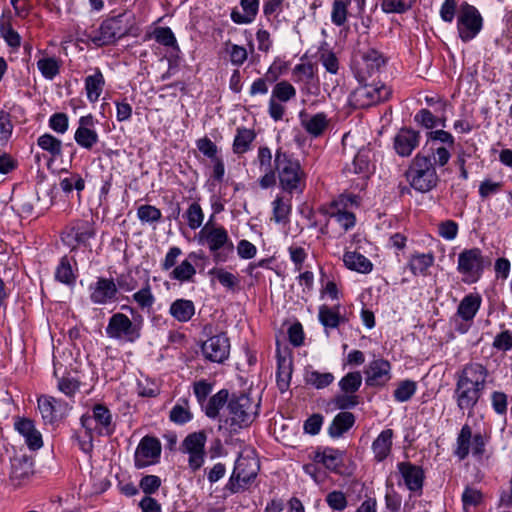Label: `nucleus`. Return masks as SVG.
<instances>
[{
  "label": "nucleus",
  "mask_w": 512,
  "mask_h": 512,
  "mask_svg": "<svg viewBox=\"0 0 512 512\" xmlns=\"http://www.w3.org/2000/svg\"><path fill=\"white\" fill-rule=\"evenodd\" d=\"M488 377V369L478 362L465 364L456 372L453 398L459 411H467L468 417L474 415V408L483 395Z\"/></svg>",
  "instance_id": "obj_1"
},
{
  "label": "nucleus",
  "mask_w": 512,
  "mask_h": 512,
  "mask_svg": "<svg viewBox=\"0 0 512 512\" xmlns=\"http://www.w3.org/2000/svg\"><path fill=\"white\" fill-rule=\"evenodd\" d=\"M274 165L281 188L290 194L302 193L306 174L299 160L279 147L274 155Z\"/></svg>",
  "instance_id": "obj_2"
},
{
  "label": "nucleus",
  "mask_w": 512,
  "mask_h": 512,
  "mask_svg": "<svg viewBox=\"0 0 512 512\" xmlns=\"http://www.w3.org/2000/svg\"><path fill=\"white\" fill-rule=\"evenodd\" d=\"M199 244L206 245L216 264L225 263L234 252V244L223 226L206 224L198 233Z\"/></svg>",
  "instance_id": "obj_3"
},
{
  "label": "nucleus",
  "mask_w": 512,
  "mask_h": 512,
  "mask_svg": "<svg viewBox=\"0 0 512 512\" xmlns=\"http://www.w3.org/2000/svg\"><path fill=\"white\" fill-rule=\"evenodd\" d=\"M409 185L417 192L426 193L437 186L439 181L435 166L430 155L418 153L405 172Z\"/></svg>",
  "instance_id": "obj_4"
},
{
  "label": "nucleus",
  "mask_w": 512,
  "mask_h": 512,
  "mask_svg": "<svg viewBox=\"0 0 512 512\" xmlns=\"http://www.w3.org/2000/svg\"><path fill=\"white\" fill-rule=\"evenodd\" d=\"M132 27V16L124 12L105 19L98 30L92 31L88 35V40L97 47L110 45L128 35Z\"/></svg>",
  "instance_id": "obj_5"
},
{
  "label": "nucleus",
  "mask_w": 512,
  "mask_h": 512,
  "mask_svg": "<svg viewBox=\"0 0 512 512\" xmlns=\"http://www.w3.org/2000/svg\"><path fill=\"white\" fill-rule=\"evenodd\" d=\"M259 470V461L252 452L249 454H240L226 484V489L232 494L246 490L256 479Z\"/></svg>",
  "instance_id": "obj_6"
},
{
  "label": "nucleus",
  "mask_w": 512,
  "mask_h": 512,
  "mask_svg": "<svg viewBox=\"0 0 512 512\" xmlns=\"http://www.w3.org/2000/svg\"><path fill=\"white\" fill-rule=\"evenodd\" d=\"M487 439L480 433H472V428L468 424H464L456 438L454 455L460 460H464L471 452L473 457L479 463H483L489 456H485Z\"/></svg>",
  "instance_id": "obj_7"
},
{
  "label": "nucleus",
  "mask_w": 512,
  "mask_h": 512,
  "mask_svg": "<svg viewBox=\"0 0 512 512\" xmlns=\"http://www.w3.org/2000/svg\"><path fill=\"white\" fill-rule=\"evenodd\" d=\"M456 19L458 37L464 43L475 39L483 29L484 20L481 13L475 6L467 2H463L459 6Z\"/></svg>",
  "instance_id": "obj_8"
},
{
  "label": "nucleus",
  "mask_w": 512,
  "mask_h": 512,
  "mask_svg": "<svg viewBox=\"0 0 512 512\" xmlns=\"http://www.w3.org/2000/svg\"><path fill=\"white\" fill-rule=\"evenodd\" d=\"M392 95L390 87L382 82L365 83L356 87L349 96L354 108L363 109L388 100Z\"/></svg>",
  "instance_id": "obj_9"
},
{
  "label": "nucleus",
  "mask_w": 512,
  "mask_h": 512,
  "mask_svg": "<svg viewBox=\"0 0 512 512\" xmlns=\"http://www.w3.org/2000/svg\"><path fill=\"white\" fill-rule=\"evenodd\" d=\"M259 402L251 400L248 394H232L228 402L231 426L242 428L250 425L258 414Z\"/></svg>",
  "instance_id": "obj_10"
},
{
  "label": "nucleus",
  "mask_w": 512,
  "mask_h": 512,
  "mask_svg": "<svg viewBox=\"0 0 512 512\" xmlns=\"http://www.w3.org/2000/svg\"><path fill=\"white\" fill-rule=\"evenodd\" d=\"M485 260L481 249H464L458 255L457 271L466 284L476 283L482 276Z\"/></svg>",
  "instance_id": "obj_11"
},
{
  "label": "nucleus",
  "mask_w": 512,
  "mask_h": 512,
  "mask_svg": "<svg viewBox=\"0 0 512 512\" xmlns=\"http://www.w3.org/2000/svg\"><path fill=\"white\" fill-rule=\"evenodd\" d=\"M105 332L111 339L133 343L141 336V325L134 323L127 315L118 312L109 318Z\"/></svg>",
  "instance_id": "obj_12"
},
{
  "label": "nucleus",
  "mask_w": 512,
  "mask_h": 512,
  "mask_svg": "<svg viewBox=\"0 0 512 512\" xmlns=\"http://www.w3.org/2000/svg\"><path fill=\"white\" fill-rule=\"evenodd\" d=\"M206 441V433L198 431L188 434L182 442V451L189 455L188 465L193 472L199 470L205 462Z\"/></svg>",
  "instance_id": "obj_13"
},
{
  "label": "nucleus",
  "mask_w": 512,
  "mask_h": 512,
  "mask_svg": "<svg viewBox=\"0 0 512 512\" xmlns=\"http://www.w3.org/2000/svg\"><path fill=\"white\" fill-rule=\"evenodd\" d=\"M161 443L156 437L144 436L135 451L134 465L138 469L154 465L159 462L161 456Z\"/></svg>",
  "instance_id": "obj_14"
},
{
  "label": "nucleus",
  "mask_w": 512,
  "mask_h": 512,
  "mask_svg": "<svg viewBox=\"0 0 512 512\" xmlns=\"http://www.w3.org/2000/svg\"><path fill=\"white\" fill-rule=\"evenodd\" d=\"M98 120L92 114L81 116L78 127L74 133V140L78 146L86 150H92L99 142L97 132Z\"/></svg>",
  "instance_id": "obj_15"
},
{
  "label": "nucleus",
  "mask_w": 512,
  "mask_h": 512,
  "mask_svg": "<svg viewBox=\"0 0 512 512\" xmlns=\"http://www.w3.org/2000/svg\"><path fill=\"white\" fill-rule=\"evenodd\" d=\"M202 353L210 362L223 363L230 354V341L225 333L212 336L203 342Z\"/></svg>",
  "instance_id": "obj_16"
},
{
  "label": "nucleus",
  "mask_w": 512,
  "mask_h": 512,
  "mask_svg": "<svg viewBox=\"0 0 512 512\" xmlns=\"http://www.w3.org/2000/svg\"><path fill=\"white\" fill-rule=\"evenodd\" d=\"M397 469L406 488L415 495L420 496L422 494L425 478L423 469L407 461L399 462Z\"/></svg>",
  "instance_id": "obj_17"
},
{
  "label": "nucleus",
  "mask_w": 512,
  "mask_h": 512,
  "mask_svg": "<svg viewBox=\"0 0 512 512\" xmlns=\"http://www.w3.org/2000/svg\"><path fill=\"white\" fill-rule=\"evenodd\" d=\"M89 292L92 303L105 305L116 299L118 289L113 279L100 277L89 285Z\"/></svg>",
  "instance_id": "obj_18"
},
{
  "label": "nucleus",
  "mask_w": 512,
  "mask_h": 512,
  "mask_svg": "<svg viewBox=\"0 0 512 512\" xmlns=\"http://www.w3.org/2000/svg\"><path fill=\"white\" fill-rule=\"evenodd\" d=\"M33 473V462L27 456H15L11 459L9 481L13 487L18 488L27 484Z\"/></svg>",
  "instance_id": "obj_19"
},
{
  "label": "nucleus",
  "mask_w": 512,
  "mask_h": 512,
  "mask_svg": "<svg viewBox=\"0 0 512 512\" xmlns=\"http://www.w3.org/2000/svg\"><path fill=\"white\" fill-rule=\"evenodd\" d=\"M310 458L313 462L324 465L329 471L338 473L344 463V451L331 447L319 448L310 454Z\"/></svg>",
  "instance_id": "obj_20"
},
{
  "label": "nucleus",
  "mask_w": 512,
  "mask_h": 512,
  "mask_svg": "<svg viewBox=\"0 0 512 512\" xmlns=\"http://www.w3.org/2000/svg\"><path fill=\"white\" fill-rule=\"evenodd\" d=\"M420 133L410 129H400L394 137L393 146L395 152L401 157H408L418 147Z\"/></svg>",
  "instance_id": "obj_21"
},
{
  "label": "nucleus",
  "mask_w": 512,
  "mask_h": 512,
  "mask_svg": "<svg viewBox=\"0 0 512 512\" xmlns=\"http://www.w3.org/2000/svg\"><path fill=\"white\" fill-rule=\"evenodd\" d=\"M92 421L96 423L95 428H99L100 433H102V431H105L107 434L112 433V414L106 406L96 404L92 408V415H84L81 417V423L86 429H91Z\"/></svg>",
  "instance_id": "obj_22"
},
{
  "label": "nucleus",
  "mask_w": 512,
  "mask_h": 512,
  "mask_svg": "<svg viewBox=\"0 0 512 512\" xmlns=\"http://www.w3.org/2000/svg\"><path fill=\"white\" fill-rule=\"evenodd\" d=\"M391 366L387 360L375 359L369 363L365 374L368 386H383L391 378Z\"/></svg>",
  "instance_id": "obj_23"
},
{
  "label": "nucleus",
  "mask_w": 512,
  "mask_h": 512,
  "mask_svg": "<svg viewBox=\"0 0 512 512\" xmlns=\"http://www.w3.org/2000/svg\"><path fill=\"white\" fill-rule=\"evenodd\" d=\"M96 235L94 223L87 220H77L73 222L67 231V238L75 242V245L89 244L90 239Z\"/></svg>",
  "instance_id": "obj_24"
},
{
  "label": "nucleus",
  "mask_w": 512,
  "mask_h": 512,
  "mask_svg": "<svg viewBox=\"0 0 512 512\" xmlns=\"http://www.w3.org/2000/svg\"><path fill=\"white\" fill-rule=\"evenodd\" d=\"M345 200L351 201V198L343 197L338 201H334L327 210L329 217L335 219L344 232L352 229L356 224V217L354 213L347 211L344 208Z\"/></svg>",
  "instance_id": "obj_25"
},
{
  "label": "nucleus",
  "mask_w": 512,
  "mask_h": 512,
  "mask_svg": "<svg viewBox=\"0 0 512 512\" xmlns=\"http://www.w3.org/2000/svg\"><path fill=\"white\" fill-rule=\"evenodd\" d=\"M15 429L25 438V442L31 450H37L42 447V436L35 428L32 420L27 418L17 420L15 422Z\"/></svg>",
  "instance_id": "obj_26"
},
{
  "label": "nucleus",
  "mask_w": 512,
  "mask_h": 512,
  "mask_svg": "<svg viewBox=\"0 0 512 512\" xmlns=\"http://www.w3.org/2000/svg\"><path fill=\"white\" fill-rule=\"evenodd\" d=\"M301 125L305 131L312 137L321 136L329 126V119L324 112L314 115H300Z\"/></svg>",
  "instance_id": "obj_27"
},
{
  "label": "nucleus",
  "mask_w": 512,
  "mask_h": 512,
  "mask_svg": "<svg viewBox=\"0 0 512 512\" xmlns=\"http://www.w3.org/2000/svg\"><path fill=\"white\" fill-rule=\"evenodd\" d=\"M12 18V12L9 9L2 12L0 16V36L9 47L18 49L21 45V37L12 27Z\"/></svg>",
  "instance_id": "obj_28"
},
{
  "label": "nucleus",
  "mask_w": 512,
  "mask_h": 512,
  "mask_svg": "<svg viewBox=\"0 0 512 512\" xmlns=\"http://www.w3.org/2000/svg\"><path fill=\"white\" fill-rule=\"evenodd\" d=\"M481 303L482 298L478 293H470L466 295L458 305L457 316L463 322H472L480 309Z\"/></svg>",
  "instance_id": "obj_29"
},
{
  "label": "nucleus",
  "mask_w": 512,
  "mask_h": 512,
  "mask_svg": "<svg viewBox=\"0 0 512 512\" xmlns=\"http://www.w3.org/2000/svg\"><path fill=\"white\" fill-rule=\"evenodd\" d=\"M259 0H240V6L243 13L237 8L231 11L230 18L236 24H249L252 23L259 11Z\"/></svg>",
  "instance_id": "obj_30"
},
{
  "label": "nucleus",
  "mask_w": 512,
  "mask_h": 512,
  "mask_svg": "<svg viewBox=\"0 0 512 512\" xmlns=\"http://www.w3.org/2000/svg\"><path fill=\"white\" fill-rule=\"evenodd\" d=\"M394 432L392 429L383 430L372 443V452L377 462L384 461L391 453Z\"/></svg>",
  "instance_id": "obj_31"
},
{
  "label": "nucleus",
  "mask_w": 512,
  "mask_h": 512,
  "mask_svg": "<svg viewBox=\"0 0 512 512\" xmlns=\"http://www.w3.org/2000/svg\"><path fill=\"white\" fill-rule=\"evenodd\" d=\"M195 304L192 300L179 298L169 307V314L180 323H187L195 315Z\"/></svg>",
  "instance_id": "obj_32"
},
{
  "label": "nucleus",
  "mask_w": 512,
  "mask_h": 512,
  "mask_svg": "<svg viewBox=\"0 0 512 512\" xmlns=\"http://www.w3.org/2000/svg\"><path fill=\"white\" fill-rule=\"evenodd\" d=\"M343 262L345 266L352 271L367 274L373 269L372 262L364 255L356 251H348L343 255Z\"/></svg>",
  "instance_id": "obj_33"
},
{
  "label": "nucleus",
  "mask_w": 512,
  "mask_h": 512,
  "mask_svg": "<svg viewBox=\"0 0 512 512\" xmlns=\"http://www.w3.org/2000/svg\"><path fill=\"white\" fill-rule=\"evenodd\" d=\"M105 85V79L102 72L96 69L94 74L85 78V90L87 99L94 103L98 101Z\"/></svg>",
  "instance_id": "obj_34"
},
{
  "label": "nucleus",
  "mask_w": 512,
  "mask_h": 512,
  "mask_svg": "<svg viewBox=\"0 0 512 512\" xmlns=\"http://www.w3.org/2000/svg\"><path fill=\"white\" fill-rule=\"evenodd\" d=\"M434 264V256L432 253H415L411 255L408 267L415 276H426L428 269Z\"/></svg>",
  "instance_id": "obj_35"
},
{
  "label": "nucleus",
  "mask_w": 512,
  "mask_h": 512,
  "mask_svg": "<svg viewBox=\"0 0 512 512\" xmlns=\"http://www.w3.org/2000/svg\"><path fill=\"white\" fill-rule=\"evenodd\" d=\"M59 402L52 396H41L38 398V409L46 424H54L58 419Z\"/></svg>",
  "instance_id": "obj_36"
},
{
  "label": "nucleus",
  "mask_w": 512,
  "mask_h": 512,
  "mask_svg": "<svg viewBox=\"0 0 512 512\" xmlns=\"http://www.w3.org/2000/svg\"><path fill=\"white\" fill-rule=\"evenodd\" d=\"M292 375V360L287 356H278L277 359V385L281 392H285L290 384Z\"/></svg>",
  "instance_id": "obj_37"
},
{
  "label": "nucleus",
  "mask_w": 512,
  "mask_h": 512,
  "mask_svg": "<svg viewBox=\"0 0 512 512\" xmlns=\"http://www.w3.org/2000/svg\"><path fill=\"white\" fill-rule=\"evenodd\" d=\"M354 422L355 417L351 412L344 411L338 413L329 427L330 436L340 437L354 425Z\"/></svg>",
  "instance_id": "obj_38"
},
{
  "label": "nucleus",
  "mask_w": 512,
  "mask_h": 512,
  "mask_svg": "<svg viewBox=\"0 0 512 512\" xmlns=\"http://www.w3.org/2000/svg\"><path fill=\"white\" fill-rule=\"evenodd\" d=\"M254 130L248 128H237L233 141V152L235 154H244L250 150L252 142L255 140Z\"/></svg>",
  "instance_id": "obj_39"
},
{
  "label": "nucleus",
  "mask_w": 512,
  "mask_h": 512,
  "mask_svg": "<svg viewBox=\"0 0 512 512\" xmlns=\"http://www.w3.org/2000/svg\"><path fill=\"white\" fill-rule=\"evenodd\" d=\"M228 396L229 393L226 389L218 391L206 402V405L204 407L205 414L209 418L215 419L219 415L220 409L228 401Z\"/></svg>",
  "instance_id": "obj_40"
},
{
  "label": "nucleus",
  "mask_w": 512,
  "mask_h": 512,
  "mask_svg": "<svg viewBox=\"0 0 512 512\" xmlns=\"http://www.w3.org/2000/svg\"><path fill=\"white\" fill-rule=\"evenodd\" d=\"M196 274V269L188 260L182 261L178 266L174 267L169 274L170 279L177 280L181 283L191 282Z\"/></svg>",
  "instance_id": "obj_41"
},
{
  "label": "nucleus",
  "mask_w": 512,
  "mask_h": 512,
  "mask_svg": "<svg viewBox=\"0 0 512 512\" xmlns=\"http://www.w3.org/2000/svg\"><path fill=\"white\" fill-rule=\"evenodd\" d=\"M37 145L44 151L48 152L53 158L62 155V142L55 136L45 133L37 139Z\"/></svg>",
  "instance_id": "obj_42"
},
{
  "label": "nucleus",
  "mask_w": 512,
  "mask_h": 512,
  "mask_svg": "<svg viewBox=\"0 0 512 512\" xmlns=\"http://www.w3.org/2000/svg\"><path fill=\"white\" fill-rule=\"evenodd\" d=\"M273 206V217L276 223H286L289 220V215L291 213V200L284 199L283 197H276V199L272 202Z\"/></svg>",
  "instance_id": "obj_43"
},
{
  "label": "nucleus",
  "mask_w": 512,
  "mask_h": 512,
  "mask_svg": "<svg viewBox=\"0 0 512 512\" xmlns=\"http://www.w3.org/2000/svg\"><path fill=\"white\" fill-rule=\"evenodd\" d=\"M361 59L369 73L379 71L386 63L384 56L376 49L369 48L361 53Z\"/></svg>",
  "instance_id": "obj_44"
},
{
  "label": "nucleus",
  "mask_w": 512,
  "mask_h": 512,
  "mask_svg": "<svg viewBox=\"0 0 512 512\" xmlns=\"http://www.w3.org/2000/svg\"><path fill=\"white\" fill-rule=\"evenodd\" d=\"M55 279L66 285H74L76 275L73 272L70 260L67 256L61 258L55 271Z\"/></svg>",
  "instance_id": "obj_45"
},
{
  "label": "nucleus",
  "mask_w": 512,
  "mask_h": 512,
  "mask_svg": "<svg viewBox=\"0 0 512 512\" xmlns=\"http://www.w3.org/2000/svg\"><path fill=\"white\" fill-rule=\"evenodd\" d=\"M208 274L228 290L234 291L239 285L238 277L224 268H212Z\"/></svg>",
  "instance_id": "obj_46"
},
{
  "label": "nucleus",
  "mask_w": 512,
  "mask_h": 512,
  "mask_svg": "<svg viewBox=\"0 0 512 512\" xmlns=\"http://www.w3.org/2000/svg\"><path fill=\"white\" fill-rule=\"evenodd\" d=\"M319 321L326 328H337L340 323L344 320L338 310H334L326 305H322L319 308Z\"/></svg>",
  "instance_id": "obj_47"
},
{
  "label": "nucleus",
  "mask_w": 512,
  "mask_h": 512,
  "mask_svg": "<svg viewBox=\"0 0 512 512\" xmlns=\"http://www.w3.org/2000/svg\"><path fill=\"white\" fill-rule=\"evenodd\" d=\"M351 0H334L331 10V22L338 27L343 26L348 17V7Z\"/></svg>",
  "instance_id": "obj_48"
},
{
  "label": "nucleus",
  "mask_w": 512,
  "mask_h": 512,
  "mask_svg": "<svg viewBox=\"0 0 512 512\" xmlns=\"http://www.w3.org/2000/svg\"><path fill=\"white\" fill-rule=\"evenodd\" d=\"M137 217L144 224L155 225L161 220L162 213L157 207L145 204L138 207Z\"/></svg>",
  "instance_id": "obj_49"
},
{
  "label": "nucleus",
  "mask_w": 512,
  "mask_h": 512,
  "mask_svg": "<svg viewBox=\"0 0 512 512\" xmlns=\"http://www.w3.org/2000/svg\"><path fill=\"white\" fill-rule=\"evenodd\" d=\"M132 298L142 310H145L148 313H150V310L155 303V296L153 295L148 282L143 288L135 292L132 295Z\"/></svg>",
  "instance_id": "obj_50"
},
{
  "label": "nucleus",
  "mask_w": 512,
  "mask_h": 512,
  "mask_svg": "<svg viewBox=\"0 0 512 512\" xmlns=\"http://www.w3.org/2000/svg\"><path fill=\"white\" fill-rule=\"evenodd\" d=\"M37 68L42 76L52 80L60 72L59 61L54 57H43L37 61Z\"/></svg>",
  "instance_id": "obj_51"
},
{
  "label": "nucleus",
  "mask_w": 512,
  "mask_h": 512,
  "mask_svg": "<svg viewBox=\"0 0 512 512\" xmlns=\"http://www.w3.org/2000/svg\"><path fill=\"white\" fill-rule=\"evenodd\" d=\"M362 384L360 372H349L340 381L339 387L342 392L356 395Z\"/></svg>",
  "instance_id": "obj_52"
},
{
  "label": "nucleus",
  "mask_w": 512,
  "mask_h": 512,
  "mask_svg": "<svg viewBox=\"0 0 512 512\" xmlns=\"http://www.w3.org/2000/svg\"><path fill=\"white\" fill-rule=\"evenodd\" d=\"M464 512H469L471 507L480 505L483 501V494L480 490L466 486L461 496Z\"/></svg>",
  "instance_id": "obj_53"
},
{
  "label": "nucleus",
  "mask_w": 512,
  "mask_h": 512,
  "mask_svg": "<svg viewBox=\"0 0 512 512\" xmlns=\"http://www.w3.org/2000/svg\"><path fill=\"white\" fill-rule=\"evenodd\" d=\"M296 89L294 86L288 81L278 82L273 90L271 97L280 101V102H288L289 100L295 98Z\"/></svg>",
  "instance_id": "obj_54"
},
{
  "label": "nucleus",
  "mask_w": 512,
  "mask_h": 512,
  "mask_svg": "<svg viewBox=\"0 0 512 512\" xmlns=\"http://www.w3.org/2000/svg\"><path fill=\"white\" fill-rule=\"evenodd\" d=\"M152 36L159 44L165 47H172L175 50H179L175 35L169 27L155 28Z\"/></svg>",
  "instance_id": "obj_55"
},
{
  "label": "nucleus",
  "mask_w": 512,
  "mask_h": 512,
  "mask_svg": "<svg viewBox=\"0 0 512 512\" xmlns=\"http://www.w3.org/2000/svg\"><path fill=\"white\" fill-rule=\"evenodd\" d=\"M185 217L190 229L200 228L204 221V213L199 203L193 202L189 205Z\"/></svg>",
  "instance_id": "obj_56"
},
{
  "label": "nucleus",
  "mask_w": 512,
  "mask_h": 512,
  "mask_svg": "<svg viewBox=\"0 0 512 512\" xmlns=\"http://www.w3.org/2000/svg\"><path fill=\"white\" fill-rule=\"evenodd\" d=\"M417 389L416 382L412 380L401 381L395 389L393 396L397 402H406L412 398Z\"/></svg>",
  "instance_id": "obj_57"
},
{
  "label": "nucleus",
  "mask_w": 512,
  "mask_h": 512,
  "mask_svg": "<svg viewBox=\"0 0 512 512\" xmlns=\"http://www.w3.org/2000/svg\"><path fill=\"white\" fill-rule=\"evenodd\" d=\"M334 381L332 373H320L318 371H311L306 374V382L316 389H323L329 386Z\"/></svg>",
  "instance_id": "obj_58"
},
{
  "label": "nucleus",
  "mask_w": 512,
  "mask_h": 512,
  "mask_svg": "<svg viewBox=\"0 0 512 512\" xmlns=\"http://www.w3.org/2000/svg\"><path fill=\"white\" fill-rule=\"evenodd\" d=\"M416 0H382L381 8L385 13H404L411 9Z\"/></svg>",
  "instance_id": "obj_59"
},
{
  "label": "nucleus",
  "mask_w": 512,
  "mask_h": 512,
  "mask_svg": "<svg viewBox=\"0 0 512 512\" xmlns=\"http://www.w3.org/2000/svg\"><path fill=\"white\" fill-rule=\"evenodd\" d=\"M272 152L270 148L266 146H261L258 148L257 157L253 161V164L256 165L260 171H270L275 169V165L272 164Z\"/></svg>",
  "instance_id": "obj_60"
},
{
  "label": "nucleus",
  "mask_w": 512,
  "mask_h": 512,
  "mask_svg": "<svg viewBox=\"0 0 512 512\" xmlns=\"http://www.w3.org/2000/svg\"><path fill=\"white\" fill-rule=\"evenodd\" d=\"M325 501L329 508L335 512H341L348 505L346 495L339 490H333L326 495Z\"/></svg>",
  "instance_id": "obj_61"
},
{
  "label": "nucleus",
  "mask_w": 512,
  "mask_h": 512,
  "mask_svg": "<svg viewBox=\"0 0 512 512\" xmlns=\"http://www.w3.org/2000/svg\"><path fill=\"white\" fill-rule=\"evenodd\" d=\"M60 187L65 193H70L73 189L80 192L85 188V181L79 174L70 173L60 180Z\"/></svg>",
  "instance_id": "obj_62"
},
{
  "label": "nucleus",
  "mask_w": 512,
  "mask_h": 512,
  "mask_svg": "<svg viewBox=\"0 0 512 512\" xmlns=\"http://www.w3.org/2000/svg\"><path fill=\"white\" fill-rule=\"evenodd\" d=\"M293 75L297 82H311L315 77L314 66L311 63L297 64L293 68Z\"/></svg>",
  "instance_id": "obj_63"
},
{
  "label": "nucleus",
  "mask_w": 512,
  "mask_h": 512,
  "mask_svg": "<svg viewBox=\"0 0 512 512\" xmlns=\"http://www.w3.org/2000/svg\"><path fill=\"white\" fill-rule=\"evenodd\" d=\"M319 60L327 72L336 74L339 69V61L336 55L329 49H321Z\"/></svg>",
  "instance_id": "obj_64"
}]
</instances>
